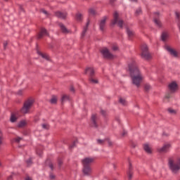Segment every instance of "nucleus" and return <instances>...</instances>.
Wrapping results in <instances>:
<instances>
[{
  "mask_svg": "<svg viewBox=\"0 0 180 180\" xmlns=\"http://www.w3.org/2000/svg\"><path fill=\"white\" fill-rule=\"evenodd\" d=\"M150 89H151V86H150V84H146L144 85V90L146 92H148Z\"/></svg>",
  "mask_w": 180,
  "mask_h": 180,
  "instance_id": "33",
  "label": "nucleus"
},
{
  "mask_svg": "<svg viewBox=\"0 0 180 180\" xmlns=\"http://www.w3.org/2000/svg\"><path fill=\"white\" fill-rule=\"evenodd\" d=\"M89 81L91 84H98V83L99 82L98 81V79H94V77H89Z\"/></svg>",
  "mask_w": 180,
  "mask_h": 180,
  "instance_id": "29",
  "label": "nucleus"
},
{
  "mask_svg": "<svg viewBox=\"0 0 180 180\" xmlns=\"http://www.w3.org/2000/svg\"><path fill=\"white\" fill-rule=\"evenodd\" d=\"M46 164L51 169V171L54 170V165H53V162H51V161H50V160H46Z\"/></svg>",
  "mask_w": 180,
  "mask_h": 180,
  "instance_id": "23",
  "label": "nucleus"
},
{
  "mask_svg": "<svg viewBox=\"0 0 180 180\" xmlns=\"http://www.w3.org/2000/svg\"><path fill=\"white\" fill-rule=\"evenodd\" d=\"M70 92H75V89H74V86H70Z\"/></svg>",
  "mask_w": 180,
  "mask_h": 180,
  "instance_id": "54",
  "label": "nucleus"
},
{
  "mask_svg": "<svg viewBox=\"0 0 180 180\" xmlns=\"http://www.w3.org/2000/svg\"><path fill=\"white\" fill-rule=\"evenodd\" d=\"M77 143H78V140L76 139L75 141H73L72 144L70 145L69 148H70V149H71V148H74V147H75Z\"/></svg>",
  "mask_w": 180,
  "mask_h": 180,
  "instance_id": "39",
  "label": "nucleus"
},
{
  "mask_svg": "<svg viewBox=\"0 0 180 180\" xmlns=\"http://www.w3.org/2000/svg\"><path fill=\"white\" fill-rule=\"evenodd\" d=\"M50 103L53 105L57 103V98H56V96H53L52 98L50 100Z\"/></svg>",
  "mask_w": 180,
  "mask_h": 180,
  "instance_id": "36",
  "label": "nucleus"
},
{
  "mask_svg": "<svg viewBox=\"0 0 180 180\" xmlns=\"http://www.w3.org/2000/svg\"><path fill=\"white\" fill-rule=\"evenodd\" d=\"M0 134H2V131H0Z\"/></svg>",
  "mask_w": 180,
  "mask_h": 180,
  "instance_id": "63",
  "label": "nucleus"
},
{
  "mask_svg": "<svg viewBox=\"0 0 180 180\" xmlns=\"http://www.w3.org/2000/svg\"><path fill=\"white\" fill-rule=\"evenodd\" d=\"M169 89L171 92H175L178 89V84L176 82H173L169 84Z\"/></svg>",
  "mask_w": 180,
  "mask_h": 180,
  "instance_id": "16",
  "label": "nucleus"
},
{
  "mask_svg": "<svg viewBox=\"0 0 180 180\" xmlns=\"http://www.w3.org/2000/svg\"><path fill=\"white\" fill-rule=\"evenodd\" d=\"M135 13H136V15H140V14L141 13V8H138V9L136 11Z\"/></svg>",
  "mask_w": 180,
  "mask_h": 180,
  "instance_id": "42",
  "label": "nucleus"
},
{
  "mask_svg": "<svg viewBox=\"0 0 180 180\" xmlns=\"http://www.w3.org/2000/svg\"><path fill=\"white\" fill-rule=\"evenodd\" d=\"M49 32H47V30L46 28L42 27L41 28V30L39 33L38 34L37 39H42L44 36H49Z\"/></svg>",
  "mask_w": 180,
  "mask_h": 180,
  "instance_id": "13",
  "label": "nucleus"
},
{
  "mask_svg": "<svg viewBox=\"0 0 180 180\" xmlns=\"http://www.w3.org/2000/svg\"><path fill=\"white\" fill-rule=\"evenodd\" d=\"M143 149L145 150L146 153H147L148 154H151L152 153L151 148H150V146H148V144H145L143 146Z\"/></svg>",
  "mask_w": 180,
  "mask_h": 180,
  "instance_id": "24",
  "label": "nucleus"
},
{
  "mask_svg": "<svg viewBox=\"0 0 180 180\" xmlns=\"http://www.w3.org/2000/svg\"><path fill=\"white\" fill-rule=\"evenodd\" d=\"M155 19H160V12L154 13L153 20H155Z\"/></svg>",
  "mask_w": 180,
  "mask_h": 180,
  "instance_id": "35",
  "label": "nucleus"
},
{
  "mask_svg": "<svg viewBox=\"0 0 180 180\" xmlns=\"http://www.w3.org/2000/svg\"><path fill=\"white\" fill-rule=\"evenodd\" d=\"M89 15H92L93 16H95V15H96V11L94 8H91L89 9Z\"/></svg>",
  "mask_w": 180,
  "mask_h": 180,
  "instance_id": "30",
  "label": "nucleus"
},
{
  "mask_svg": "<svg viewBox=\"0 0 180 180\" xmlns=\"http://www.w3.org/2000/svg\"><path fill=\"white\" fill-rule=\"evenodd\" d=\"M131 146L132 148H136V147H137V144H136L134 142H131Z\"/></svg>",
  "mask_w": 180,
  "mask_h": 180,
  "instance_id": "46",
  "label": "nucleus"
},
{
  "mask_svg": "<svg viewBox=\"0 0 180 180\" xmlns=\"http://www.w3.org/2000/svg\"><path fill=\"white\" fill-rule=\"evenodd\" d=\"M119 103H120L123 106H126V105H127V101H126V99H124L123 98L120 97Z\"/></svg>",
  "mask_w": 180,
  "mask_h": 180,
  "instance_id": "26",
  "label": "nucleus"
},
{
  "mask_svg": "<svg viewBox=\"0 0 180 180\" xmlns=\"http://www.w3.org/2000/svg\"><path fill=\"white\" fill-rule=\"evenodd\" d=\"M171 148V144L166 143L162 148H158V153H168V150Z\"/></svg>",
  "mask_w": 180,
  "mask_h": 180,
  "instance_id": "11",
  "label": "nucleus"
},
{
  "mask_svg": "<svg viewBox=\"0 0 180 180\" xmlns=\"http://www.w3.org/2000/svg\"><path fill=\"white\" fill-rule=\"evenodd\" d=\"M50 179H56V176L54 174H53V173L50 174L49 176Z\"/></svg>",
  "mask_w": 180,
  "mask_h": 180,
  "instance_id": "45",
  "label": "nucleus"
},
{
  "mask_svg": "<svg viewBox=\"0 0 180 180\" xmlns=\"http://www.w3.org/2000/svg\"><path fill=\"white\" fill-rule=\"evenodd\" d=\"M162 136H165V137H168L169 134H168L167 133L163 132Z\"/></svg>",
  "mask_w": 180,
  "mask_h": 180,
  "instance_id": "60",
  "label": "nucleus"
},
{
  "mask_svg": "<svg viewBox=\"0 0 180 180\" xmlns=\"http://www.w3.org/2000/svg\"><path fill=\"white\" fill-rule=\"evenodd\" d=\"M4 1H8V0H4Z\"/></svg>",
  "mask_w": 180,
  "mask_h": 180,
  "instance_id": "64",
  "label": "nucleus"
},
{
  "mask_svg": "<svg viewBox=\"0 0 180 180\" xmlns=\"http://www.w3.org/2000/svg\"><path fill=\"white\" fill-rule=\"evenodd\" d=\"M66 101H71V98L68 95H63L61 98L62 103H64V102H66Z\"/></svg>",
  "mask_w": 180,
  "mask_h": 180,
  "instance_id": "25",
  "label": "nucleus"
},
{
  "mask_svg": "<svg viewBox=\"0 0 180 180\" xmlns=\"http://www.w3.org/2000/svg\"><path fill=\"white\" fill-rule=\"evenodd\" d=\"M42 13H44V15H49V13L47 12V11L42 9L41 10Z\"/></svg>",
  "mask_w": 180,
  "mask_h": 180,
  "instance_id": "56",
  "label": "nucleus"
},
{
  "mask_svg": "<svg viewBox=\"0 0 180 180\" xmlns=\"http://www.w3.org/2000/svg\"><path fill=\"white\" fill-rule=\"evenodd\" d=\"M17 95H19L20 96H21V95H23V90H19L17 92Z\"/></svg>",
  "mask_w": 180,
  "mask_h": 180,
  "instance_id": "44",
  "label": "nucleus"
},
{
  "mask_svg": "<svg viewBox=\"0 0 180 180\" xmlns=\"http://www.w3.org/2000/svg\"><path fill=\"white\" fill-rule=\"evenodd\" d=\"M122 137H124L125 136H127V131H126L125 130L123 131L122 134Z\"/></svg>",
  "mask_w": 180,
  "mask_h": 180,
  "instance_id": "50",
  "label": "nucleus"
},
{
  "mask_svg": "<svg viewBox=\"0 0 180 180\" xmlns=\"http://www.w3.org/2000/svg\"><path fill=\"white\" fill-rule=\"evenodd\" d=\"M131 2H137V0H130Z\"/></svg>",
  "mask_w": 180,
  "mask_h": 180,
  "instance_id": "62",
  "label": "nucleus"
},
{
  "mask_svg": "<svg viewBox=\"0 0 180 180\" xmlns=\"http://www.w3.org/2000/svg\"><path fill=\"white\" fill-rule=\"evenodd\" d=\"M101 115H103V116H106V111L101 110Z\"/></svg>",
  "mask_w": 180,
  "mask_h": 180,
  "instance_id": "49",
  "label": "nucleus"
},
{
  "mask_svg": "<svg viewBox=\"0 0 180 180\" xmlns=\"http://www.w3.org/2000/svg\"><path fill=\"white\" fill-rule=\"evenodd\" d=\"M16 120H18V118L16 117L15 114L12 113L11 118H10V121L11 122V123H15V122H16Z\"/></svg>",
  "mask_w": 180,
  "mask_h": 180,
  "instance_id": "28",
  "label": "nucleus"
},
{
  "mask_svg": "<svg viewBox=\"0 0 180 180\" xmlns=\"http://www.w3.org/2000/svg\"><path fill=\"white\" fill-rule=\"evenodd\" d=\"M27 165H31L32 164V158H30L28 159L27 161H26Z\"/></svg>",
  "mask_w": 180,
  "mask_h": 180,
  "instance_id": "47",
  "label": "nucleus"
},
{
  "mask_svg": "<svg viewBox=\"0 0 180 180\" xmlns=\"http://www.w3.org/2000/svg\"><path fill=\"white\" fill-rule=\"evenodd\" d=\"M127 34L128 35L129 39H131L134 36V31L130 30L128 27H126Z\"/></svg>",
  "mask_w": 180,
  "mask_h": 180,
  "instance_id": "20",
  "label": "nucleus"
},
{
  "mask_svg": "<svg viewBox=\"0 0 180 180\" xmlns=\"http://www.w3.org/2000/svg\"><path fill=\"white\" fill-rule=\"evenodd\" d=\"M34 103V100L32 98L26 100L20 109V113H22V115H27L30 113V109H32V106H33Z\"/></svg>",
  "mask_w": 180,
  "mask_h": 180,
  "instance_id": "3",
  "label": "nucleus"
},
{
  "mask_svg": "<svg viewBox=\"0 0 180 180\" xmlns=\"http://www.w3.org/2000/svg\"><path fill=\"white\" fill-rule=\"evenodd\" d=\"M133 178V166L129 162V170H128V179L131 180Z\"/></svg>",
  "mask_w": 180,
  "mask_h": 180,
  "instance_id": "18",
  "label": "nucleus"
},
{
  "mask_svg": "<svg viewBox=\"0 0 180 180\" xmlns=\"http://www.w3.org/2000/svg\"><path fill=\"white\" fill-rule=\"evenodd\" d=\"M90 22L91 21L89 20H87L86 26L83 29V31H82V37H85V34H86V32L88 30V26H89Z\"/></svg>",
  "mask_w": 180,
  "mask_h": 180,
  "instance_id": "21",
  "label": "nucleus"
},
{
  "mask_svg": "<svg viewBox=\"0 0 180 180\" xmlns=\"http://www.w3.org/2000/svg\"><path fill=\"white\" fill-rule=\"evenodd\" d=\"M85 74H89V78L95 77V70H94L92 68H87L85 70Z\"/></svg>",
  "mask_w": 180,
  "mask_h": 180,
  "instance_id": "17",
  "label": "nucleus"
},
{
  "mask_svg": "<svg viewBox=\"0 0 180 180\" xmlns=\"http://www.w3.org/2000/svg\"><path fill=\"white\" fill-rule=\"evenodd\" d=\"M168 112H169V113H176V112L174 111V110H172V109H171V108H169V109H168Z\"/></svg>",
  "mask_w": 180,
  "mask_h": 180,
  "instance_id": "52",
  "label": "nucleus"
},
{
  "mask_svg": "<svg viewBox=\"0 0 180 180\" xmlns=\"http://www.w3.org/2000/svg\"><path fill=\"white\" fill-rule=\"evenodd\" d=\"M20 140H22V138H20V137H18L17 139H15L16 143H19V141H20Z\"/></svg>",
  "mask_w": 180,
  "mask_h": 180,
  "instance_id": "58",
  "label": "nucleus"
},
{
  "mask_svg": "<svg viewBox=\"0 0 180 180\" xmlns=\"http://www.w3.org/2000/svg\"><path fill=\"white\" fill-rule=\"evenodd\" d=\"M171 98V94H168L165 96L164 101H168Z\"/></svg>",
  "mask_w": 180,
  "mask_h": 180,
  "instance_id": "43",
  "label": "nucleus"
},
{
  "mask_svg": "<svg viewBox=\"0 0 180 180\" xmlns=\"http://www.w3.org/2000/svg\"><path fill=\"white\" fill-rule=\"evenodd\" d=\"M6 47H8V42L7 41H5L4 43V50H6Z\"/></svg>",
  "mask_w": 180,
  "mask_h": 180,
  "instance_id": "48",
  "label": "nucleus"
},
{
  "mask_svg": "<svg viewBox=\"0 0 180 180\" xmlns=\"http://www.w3.org/2000/svg\"><path fill=\"white\" fill-rule=\"evenodd\" d=\"M168 37H169V34H168V32L165 31L162 32V34H161L162 41H167V40L168 39Z\"/></svg>",
  "mask_w": 180,
  "mask_h": 180,
  "instance_id": "19",
  "label": "nucleus"
},
{
  "mask_svg": "<svg viewBox=\"0 0 180 180\" xmlns=\"http://www.w3.org/2000/svg\"><path fill=\"white\" fill-rule=\"evenodd\" d=\"M141 57L143 60H147L151 58V54H150V52L148 51V46H147V44H143L141 46Z\"/></svg>",
  "mask_w": 180,
  "mask_h": 180,
  "instance_id": "4",
  "label": "nucleus"
},
{
  "mask_svg": "<svg viewBox=\"0 0 180 180\" xmlns=\"http://www.w3.org/2000/svg\"><path fill=\"white\" fill-rule=\"evenodd\" d=\"M82 172L86 176H90L92 174V168L91 166H83Z\"/></svg>",
  "mask_w": 180,
  "mask_h": 180,
  "instance_id": "9",
  "label": "nucleus"
},
{
  "mask_svg": "<svg viewBox=\"0 0 180 180\" xmlns=\"http://www.w3.org/2000/svg\"><path fill=\"white\" fill-rule=\"evenodd\" d=\"M26 124V122H25V121H21L19 124H18V127H25Z\"/></svg>",
  "mask_w": 180,
  "mask_h": 180,
  "instance_id": "40",
  "label": "nucleus"
},
{
  "mask_svg": "<svg viewBox=\"0 0 180 180\" xmlns=\"http://www.w3.org/2000/svg\"><path fill=\"white\" fill-rule=\"evenodd\" d=\"M63 159L61 158H58V167L59 168V169L61 168V167L63 166Z\"/></svg>",
  "mask_w": 180,
  "mask_h": 180,
  "instance_id": "32",
  "label": "nucleus"
},
{
  "mask_svg": "<svg viewBox=\"0 0 180 180\" xmlns=\"http://www.w3.org/2000/svg\"><path fill=\"white\" fill-rule=\"evenodd\" d=\"M95 161L94 158H85L82 160V165L84 167H91V164Z\"/></svg>",
  "mask_w": 180,
  "mask_h": 180,
  "instance_id": "8",
  "label": "nucleus"
},
{
  "mask_svg": "<svg viewBox=\"0 0 180 180\" xmlns=\"http://www.w3.org/2000/svg\"><path fill=\"white\" fill-rule=\"evenodd\" d=\"M58 26L62 32V33H63V34H68V33H71V31L68 29H67V27H65V25H64V24L60 22L58 24Z\"/></svg>",
  "mask_w": 180,
  "mask_h": 180,
  "instance_id": "12",
  "label": "nucleus"
},
{
  "mask_svg": "<svg viewBox=\"0 0 180 180\" xmlns=\"http://www.w3.org/2000/svg\"><path fill=\"white\" fill-rule=\"evenodd\" d=\"M37 154L39 156L41 157L43 155V150L41 149H37Z\"/></svg>",
  "mask_w": 180,
  "mask_h": 180,
  "instance_id": "38",
  "label": "nucleus"
},
{
  "mask_svg": "<svg viewBox=\"0 0 180 180\" xmlns=\"http://www.w3.org/2000/svg\"><path fill=\"white\" fill-rule=\"evenodd\" d=\"M115 2H116V0H110V5H112L113 6V4H115Z\"/></svg>",
  "mask_w": 180,
  "mask_h": 180,
  "instance_id": "57",
  "label": "nucleus"
},
{
  "mask_svg": "<svg viewBox=\"0 0 180 180\" xmlns=\"http://www.w3.org/2000/svg\"><path fill=\"white\" fill-rule=\"evenodd\" d=\"M118 49H119V48H118L117 46H112V50H113V51H117Z\"/></svg>",
  "mask_w": 180,
  "mask_h": 180,
  "instance_id": "53",
  "label": "nucleus"
},
{
  "mask_svg": "<svg viewBox=\"0 0 180 180\" xmlns=\"http://www.w3.org/2000/svg\"><path fill=\"white\" fill-rule=\"evenodd\" d=\"M101 53L102 54L103 58L107 60H112L113 58V54H112L108 48H104L101 50Z\"/></svg>",
  "mask_w": 180,
  "mask_h": 180,
  "instance_id": "6",
  "label": "nucleus"
},
{
  "mask_svg": "<svg viewBox=\"0 0 180 180\" xmlns=\"http://www.w3.org/2000/svg\"><path fill=\"white\" fill-rule=\"evenodd\" d=\"M76 19L78 20V22H82V14L78 13L76 14Z\"/></svg>",
  "mask_w": 180,
  "mask_h": 180,
  "instance_id": "31",
  "label": "nucleus"
},
{
  "mask_svg": "<svg viewBox=\"0 0 180 180\" xmlns=\"http://www.w3.org/2000/svg\"><path fill=\"white\" fill-rule=\"evenodd\" d=\"M105 141H108L109 147H112V146H113V142H112V141H110V139L106 138Z\"/></svg>",
  "mask_w": 180,
  "mask_h": 180,
  "instance_id": "37",
  "label": "nucleus"
},
{
  "mask_svg": "<svg viewBox=\"0 0 180 180\" xmlns=\"http://www.w3.org/2000/svg\"><path fill=\"white\" fill-rule=\"evenodd\" d=\"M3 141H4V136H0V146H1Z\"/></svg>",
  "mask_w": 180,
  "mask_h": 180,
  "instance_id": "55",
  "label": "nucleus"
},
{
  "mask_svg": "<svg viewBox=\"0 0 180 180\" xmlns=\"http://www.w3.org/2000/svg\"><path fill=\"white\" fill-rule=\"evenodd\" d=\"M106 19H108V18L106 16H104L103 18L100 20L99 27L101 32H103V30H105V26L106 25Z\"/></svg>",
  "mask_w": 180,
  "mask_h": 180,
  "instance_id": "14",
  "label": "nucleus"
},
{
  "mask_svg": "<svg viewBox=\"0 0 180 180\" xmlns=\"http://www.w3.org/2000/svg\"><path fill=\"white\" fill-rule=\"evenodd\" d=\"M123 20H119V13L117 11H115L113 13V19L111 21L112 26H115V25L118 24L119 27L120 29H123Z\"/></svg>",
  "mask_w": 180,
  "mask_h": 180,
  "instance_id": "5",
  "label": "nucleus"
},
{
  "mask_svg": "<svg viewBox=\"0 0 180 180\" xmlns=\"http://www.w3.org/2000/svg\"><path fill=\"white\" fill-rule=\"evenodd\" d=\"M165 49L167 50V51H168V53H169L171 56H173V57H178V52H176L175 49L171 48V46L165 45Z\"/></svg>",
  "mask_w": 180,
  "mask_h": 180,
  "instance_id": "10",
  "label": "nucleus"
},
{
  "mask_svg": "<svg viewBox=\"0 0 180 180\" xmlns=\"http://www.w3.org/2000/svg\"><path fill=\"white\" fill-rule=\"evenodd\" d=\"M129 71L133 85H135L136 88H140L141 81H143V75H141L136 63L133 62L129 65Z\"/></svg>",
  "mask_w": 180,
  "mask_h": 180,
  "instance_id": "1",
  "label": "nucleus"
},
{
  "mask_svg": "<svg viewBox=\"0 0 180 180\" xmlns=\"http://www.w3.org/2000/svg\"><path fill=\"white\" fill-rule=\"evenodd\" d=\"M155 25H156V26H158V27H162V24L161 23V21L160 20V19H155L153 20Z\"/></svg>",
  "mask_w": 180,
  "mask_h": 180,
  "instance_id": "27",
  "label": "nucleus"
},
{
  "mask_svg": "<svg viewBox=\"0 0 180 180\" xmlns=\"http://www.w3.org/2000/svg\"><path fill=\"white\" fill-rule=\"evenodd\" d=\"M105 141H106L105 139H97V143L100 146H103V144H105Z\"/></svg>",
  "mask_w": 180,
  "mask_h": 180,
  "instance_id": "34",
  "label": "nucleus"
},
{
  "mask_svg": "<svg viewBox=\"0 0 180 180\" xmlns=\"http://www.w3.org/2000/svg\"><path fill=\"white\" fill-rule=\"evenodd\" d=\"M20 12H25V10L23 9V7L22 6H20Z\"/></svg>",
  "mask_w": 180,
  "mask_h": 180,
  "instance_id": "59",
  "label": "nucleus"
},
{
  "mask_svg": "<svg viewBox=\"0 0 180 180\" xmlns=\"http://www.w3.org/2000/svg\"><path fill=\"white\" fill-rule=\"evenodd\" d=\"M168 165L173 174H176L180 169V158L174 159V158H169Z\"/></svg>",
  "mask_w": 180,
  "mask_h": 180,
  "instance_id": "2",
  "label": "nucleus"
},
{
  "mask_svg": "<svg viewBox=\"0 0 180 180\" xmlns=\"http://www.w3.org/2000/svg\"><path fill=\"white\" fill-rule=\"evenodd\" d=\"M91 127H94V129H98V127H99V125L98 124V116L95 114L91 115Z\"/></svg>",
  "mask_w": 180,
  "mask_h": 180,
  "instance_id": "7",
  "label": "nucleus"
},
{
  "mask_svg": "<svg viewBox=\"0 0 180 180\" xmlns=\"http://www.w3.org/2000/svg\"><path fill=\"white\" fill-rule=\"evenodd\" d=\"M176 19H179V13L178 12H176Z\"/></svg>",
  "mask_w": 180,
  "mask_h": 180,
  "instance_id": "61",
  "label": "nucleus"
},
{
  "mask_svg": "<svg viewBox=\"0 0 180 180\" xmlns=\"http://www.w3.org/2000/svg\"><path fill=\"white\" fill-rule=\"evenodd\" d=\"M67 12H61V11H57L55 13V15L56 18H59L60 19H66L67 18Z\"/></svg>",
  "mask_w": 180,
  "mask_h": 180,
  "instance_id": "15",
  "label": "nucleus"
},
{
  "mask_svg": "<svg viewBox=\"0 0 180 180\" xmlns=\"http://www.w3.org/2000/svg\"><path fill=\"white\" fill-rule=\"evenodd\" d=\"M37 53L39 54V56H41V57H42V58H44L47 61L50 60V57L49 56V55H47L46 53H43L40 51H37Z\"/></svg>",
  "mask_w": 180,
  "mask_h": 180,
  "instance_id": "22",
  "label": "nucleus"
},
{
  "mask_svg": "<svg viewBox=\"0 0 180 180\" xmlns=\"http://www.w3.org/2000/svg\"><path fill=\"white\" fill-rule=\"evenodd\" d=\"M42 128H44L45 130H49V129L50 128V126L47 124H43Z\"/></svg>",
  "mask_w": 180,
  "mask_h": 180,
  "instance_id": "41",
  "label": "nucleus"
},
{
  "mask_svg": "<svg viewBox=\"0 0 180 180\" xmlns=\"http://www.w3.org/2000/svg\"><path fill=\"white\" fill-rule=\"evenodd\" d=\"M7 180H13V174L10 175L8 178Z\"/></svg>",
  "mask_w": 180,
  "mask_h": 180,
  "instance_id": "51",
  "label": "nucleus"
}]
</instances>
